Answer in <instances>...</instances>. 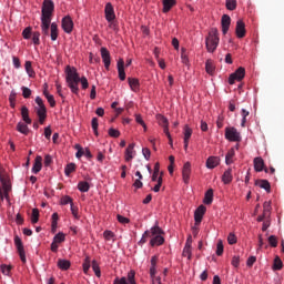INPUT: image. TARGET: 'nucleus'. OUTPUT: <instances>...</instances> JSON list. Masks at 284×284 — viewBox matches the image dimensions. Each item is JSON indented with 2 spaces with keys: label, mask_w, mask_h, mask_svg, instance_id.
I'll list each match as a JSON object with an SVG mask.
<instances>
[{
  "label": "nucleus",
  "mask_w": 284,
  "mask_h": 284,
  "mask_svg": "<svg viewBox=\"0 0 284 284\" xmlns=\"http://www.w3.org/2000/svg\"><path fill=\"white\" fill-rule=\"evenodd\" d=\"M255 185H257V187H261L262 190H265L266 192H270V190H272V185H270V181L267 180H257L255 181Z\"/></svg>",
  "instance_id": "24"
},
{
  "label": "nucleus",
  "mask_w": 284,
  "mask_h": 284,
  "mask_svg": "<svg viewBox=\"0 0 284 284\" xmlns=\"http://www.w3.org/2000/svg\"><path fill=\"white\" fill-rule=\"evenodd\" d=\"M14 245H16V247L18 250V254L20 256V261L22 263H27L26 250L23 248V242L21 241V237H19V235L14 236Z\"/></svg>",
  "instance_id": "9"
},
{
  "label": "nucleus",
  "mask_w": 284,
  "mask_h": 284,
  "mask_svg": "<svg viewBox=\"0 0 284 284\" xmlns=\"http://www.w3.org/2000/svg\"><path fill=\"white\" fill-rule=\"evenodd\" d=\"M103 236L105 241H112V239H114V233L112 231H104Z\"/></svg>",
  "instance_id": "62"
},
{
  "label": "nucleus",
  "mask_w": 284,
  "mask_h": 284,
  "mask_svg": "<svg viewBox=\"0 0 284 284\" xmlns=\"http://www.w3.org/2000/svg\"><path fill=\"white\" fill-rule=\"evenodd\" d=\"M70 265L71 263L68 260H58V267L60 270H63V271L70 270Z\"/></svg>",
  "instance_id": "32"
},
{
  "label": "nucleus",
  "mask_w": 284,
  "mask_h": 284,
  "mask_svg": "<svg viewBox=\"0 0 284 284\" xmlns=\"http://www.w3.org/2000/svg\"><path fill=\"white\" fill-rule=\"evenodd\" d=\"M31 34H32V29L30 27L26 28L22 31L23 39H30Z\"/></svg>",
  "instance_id": "60"
},
{
  "label": "nucleus",
  "mask_w": 284,
  "mask_h": 284,
  "mask_svg": "<svg viewBox=\"0 0 284 284\" xmlns=\"http://www.w3.org/2000/svg\"><path fill=\"white\" fill-rule=\"evenodd\" d=\"M41 31L42 37H51V41L59 39V27L52 22V12H54V2L52 0H44L41 11Z\"/></svg>",
  "instance_id": "1"
},
{
  "label": "nucleus",
  "mask_w": 284,
  "mask_h": 284,
  "mask_svg": "<svg viewBox=\"0 0 284 284\" xmlns=\"http://www.w3.org/2000/svg\"><path fill=\"white\" fill-rule=\"evenodd\" d=\"M92 270L98 278H101V267L99 266V262L95 260L92 261Z\"/></svg>",
  "instance_id": "33"
},
{
  "label": "nucleus",
  "mask_w": 284,
  "mask_h": 284,
  "mask_svg": "<svg viewBox=\"0 0 284 284\" xmlns=\"http://www.w3.org/2000/svg\"><path fill=\"white\" fill-rule=\"evenodd\" d=\"M135 121L136 123H139V125H142V128H144V131L148 130V125H145V122L143 121L141 114H135Z\"/></svg>",
  "instance_id": "54"
},
{
  "label": "nucleus",
  "mask_w": 284,
  "mask_h": 284,
  "mask_svg": "<svg viewBox=\"0 0 284 284\" xmlns=\"http://www.w3.org/2000/svg\"><path fill=\"white\" fill-rule=\"evenodd\" d=\"M222 33L223 34H227V31L230 30V26L232 23V18H230V16L224 14L222 16Z\"/></svg>",
  "instance_id": "18"
},
{
  "label": "nucleus",
  "mask_w": 284,
  "mask_h": 284,
  "mask_svg": "<svg viewBox=\"0 0 284 284\" xmlns=\"http://www.w3.org/2000/svg\"><path fill=\"white\" fill-rule=\"evenodd\" d=\"M163 185V176L160 175L158 179V183L153 187V192H161V186Z\"/></svg>",
  "instance_id": "51"
},
{
  "label": "nucleus",
  "mask_w": 284,
  "mask_h": 284,
  "mask_svg": "<svg viewBox=\"0 0 284 284\" xmlns=\"http://www.w3.org/2000/svg\"><path fill=\"white\" fill-rule=\"evenodd\" d=\"M62 30L67 34H72V30H74V21H72V18L70 16H65L62 19Z\"/></svg>",
  "instance_id": "10"
},
{
  "label": "nucleus",
  "mask_w": 284,
  "mask_h": 284,
  "mask_svg": "<svg viewBox=\"0 0 284 284\" xmlns=\"http://www.w3.org/2000/svg\"><path fill=\"white\" fill-rule=\"evenodd\" d=\"M24 68H26V72L29 77H34V70L32 69V62L30 61H27L26 64H24Z\"/></svg>",
  "instance_id": "39"
},
{
  "label": "nucleus",
  "mask_w": 284,
  "mask_h": 284,
  "mask_svg": "<svg viewBox=\"0 0 284 284\" xmlns=\"http://www.w3.org/2000/svg\"><path fill=\"white\" fill-rule=\"evenodd\" d=\"M75 170H77V164H74V163L67 164V166L64 169L65 176H70L72 174V172H75Z\"/></svg>",
  "instance_id": "34"
},
{
  "label": "nucleus",
  "mask_w": 284,
  "mask_h": 284,
  "mask_svg": "<svg viewBox=\"0 0 284 284\" xmlns=\"http://www.w3.org/2000/svg\"><path fill=\"white\" fill-rule=\"evenodd\" d=\"M70 203V205H72V197H70V195H64L61 197V205H68Z\"/></svg>",
  "instance_id": "57"
},
{
  "label": "nucleus",
  "mask_w": 284,
  "mask_h": 284,
  "mask_svg": "<svg viewBox=\"0 0 284 284\" xmlns=\"http://www.w3.org/2000/svg\"><path fill=\"white\" fill-rule=\"evenodd\" d=\"M274 270H283V261H281V257L276 256L273 264Z\"/></svg>",
  "instance_id": "46"
},
{
  "label": "nucleus",
  "mask_w": 284,
  "mask_h": 284,
  "mask_svg": "<svg viewBox=\"0 0 284 284\" xmlns=\"http://www.w3.org/2000/svg\"><path fill=\"white\" fill-rule=\"evenodd\" d=\"M226 8L231 11H234L236 8V0H226Z\"/></svg>",
  "instance_id": "58"
},
{
  "label": "nucleus",
  "mask_w": 284,
  "mask_h": 284,
  "mask_svg": "<svg viewBox=\"0 0 284 284\" xmlns=\"http://www.w3.org/2000/svg\"><path fill=\"white\" fill-rule=\"evenodd\" d=\"M192 139V128L190 125L184 126V141H190Z\"/></svg>",
  "instance_id": "41"
},
{
  "label": "nucleus",
  "mask_w": 284,
  "mask_h": 284,
  "mask_svg": "<svg viewBox=\"0 0 284 284\" xmlns=\"http://www.w3.org/2000/svg\"><path fill=\"white\" fill-rule=\"evenodd\" d=\"M236 152L234 151V149H230L226 153L225 156V163L226 165H232V163H234V156H235Z\"/></svg>",
  "instance_id": "29"
},
{
  "label": "nucleus",
  "mask_w": 284,
  "mask_h": 284,
  "mask_svg": "<svg viewBox=\"0 0 284 284\" xmlns=\"http://www.w3.org/2000/svg\"><path fill=\"white\" fill-rule=\"evenodd\" d=\"M245 79V68L240 67L234 73L229 77L230 85H234L236 81H243Z\"/></svg>",
  "instance_id": "8"
},
{
  "label": "nucleus",
  "mask_w": 284,
  "mask_h": 284,
  "mask_svg": "<svg viewBox=\"0 0 284 284\" xmlns=\"http://www.w3.org/2000/svg\"><path fill=\"white\" fill-rule=\"evenodd\" d=\"M162 234H163V230L159 227V225L151 227V237H152L150 241L151 247L161 246L163 245V243H165V239L162 236Z\"/></svg>",
  "instance_id": "4"
},
{
  "label": "nucleus",
  "mask_w": 284,
  "mask_h": 284,
  "mask_svg": "<svg viewBox=\"0 0 284 284\" xmlns=\"http://www.w3.org/2000/svg\"><path fill=\"white\" fill-rule=\"evenodd\" d=\"M212 201H214V190L209 189L204 195L203 203L205 205H212Z\"/></svg>",
  "instance_id": "23"
},
{
  "label": "nucleus",
  "mask_w": 284,
  "mask_h": 284,
  "mask_svg": "<svg viewBox=\"0 0 284 284\" xmlns=\"http://www.w3.org/2000/svg\"><path fill=\"white\" fill-rule=\"evenodd\" d=\"M31 223H39V209H33L31 214Z\"/></svg>",
  "instance_id": "45"
},
{
  "label": "nucleus",
  "mask_w": 284,
  "mask_h": 284,
  "mask_svg": "<svg viewBox=\"0 0 284 284\" xmlns=\"http://www.w3.org/2000/svg\"><path fill=\"white\" fill-rule=\"evenodd\" d=\"M128 81H129V85H130L131 90L133 92H136V90H139V88L141 85L139 83V79H136V78H128Z\"/></svg>",
  "instance_id": "31"
},
{
  "label": "nucleus",
  "mask_w": 284,
  "mask_h": 284,
  "mask_svg": "<svg viewBox=\"0 0 284 284\" xmlns=\"http://www.w3.org/2000/svg\"><path fill=\"white\" fill-rule=\"evenodd\" d=\"M40 37H41V33L39 31L33 32L32 41H33L34 45H39L41 43Z\"/></svg>",
  "instance_id": "50"
},
{
  "label": "nucleus",
  "mask_w": 284,
  "mask_h": 284,
  "mask_svg": "<svg viewBox=\"0 0 284 284\" xmlns=\"http://www.w3.org/2000/svg\"><path fill=\"white\" fill-rule=\"evenodd\" d=\"M78 190L81 192H90V183L85 181H81L78 183Z\"/></svg>",
  "instance_id": "35"
},
{
  "label": "nucleus",
  "mask_w": 284,
  "mask_h": 284,
  "mask_svg": "<svg viewBox=\"0 0 284 284\" xmlns=\"http://www.w3.org/2000/svg\"><path fill=\"white\" fill-rule=\"evenodd\" d=\"M219 42H220L219 29L213 28L210 30L205 39V45H206L207 52L210 53L216 52V49L219 48Z\"/></svg>",
  "instance_id": "3"
},
{
  "label": "nucleus",
  "mask_w": 284,
  "mask_h": 284,
  "mask_svg": "<svg viewBox=\"0 0 284 284\" xmlns=\"http://www.w3.org/2000/svg\"><path fill=\"white\" fill-rule=\"evenodd\" d=\"M181 60L184 65H187V63H190V59L187 58V50L185 48L181 49Z\"/></svg>",
  "instance_id": "38"
},
{
  "label": "nucleus",
  "mask_w": 284,
  "mask_h": 284,
  "mask_svg": "<svg viewBox=\"0 0 284 284\" xmlns=\"http://www.w3.org/2000/svg\"><path fill=\"white\" fill-rule=\"evenodd\" d=\"M63 241H65V234H63V233H58V234H55L54 235V237H53V243H63Z\"/></svg>",
  "instance_id": "42"
},
{
  "label": "nucleus",
  "mask_w": 284,
  "mask_h": 284,
  "mask_svg": "<svg viewBox=\"0 0 284 284\" xmlns=\"http://www.w3.org/2000/svg\"><path fill=\"white\" fill-rule=\"evenodd\" d=\"M135 276H136V272L130 271L126 277L125 276L115 277L113 281V284H136Z\"/></svg>",
  "instance_id": "7"
},
{
  "label": "nucleus",
  "mask_w": 284,
  "mask_h": 284,
  "mask_svg": "<svg viewBox=\"0 0 284 284\" xmlns=\"http://www.w3.org/2000/svg\"><path fill=\"white\" fill-rule=\"evenodd\" d=\"M91 128L95 134V136H99V119L98 118H93L91 121Z\"/></svg>",
  "instance_id": "37"
},
{
  "label": "nucleus",
  "mask_w": 284,
  "mask_h": 284,
  "mask_svg": "<svg viewBox=\"0 0 284 284\" xmlns=\"http://www.w3.org/2000/svg\"><path fill=\"white\" fill-rule=\"evenodd\" d=\"M219 158L216 156H210L207 160H206V168L209 170H214V168H217L219 165Z\"/></svg>",
  "instance_id": "25"
},
{
  "label": "nucleus",
  "mask_w": 284,
  "mask_h": 284,
  "mask_svg": "<svg viewBox=\"0 0 284 284\" xmlns=\"http://www.w3.org/2000/svg\"><path fill=\"white\" fill-rule=\"evenodd\" d=\"M205 212H207V209L205 205H200L195 212H194V221L195 225H201V221H203V216H205Z\"/></svg>",
  "instance_id": "13"
},
{
  "label": "nucleus",
  "mask_w": 284,
  "mask_h": 284,
  "mask_svg": "<svg viewBox=\"0 0 284 284\" xmlns=\"http://www.w3.org/2000/svg\"><path fill=\"white\" fill-rule=\"evenodd\" d=\"M104 14L109 23H112V21L116 19V14L114 13V7L110 2L105 4Z\"/></svg>",
  "instance_id": "12"
},
{
  "label": "nucleus",
  "mask_w": 284,
  "mask_h": 284,
  "mask_svg": "<svg viewBox=\"0 0 284 284\" xmlns=\"http://www.w3.org/2000/svg\"><path fill=\"white\" fill-rule=\"evenodd\" d=\"M134 143L129 144V146L125 150V161L130 162L134 159Z\"/></svg>",
  "instance_id": "26"
},
{
  "label": "nucleus",
  "mask_w": 284,
  "mask_h": 284,
  "mask_svg": "<svg viewBox=\"0 0 284 284\" xmlns=\"http://www.w3.org/2000/svg\"><path fill=\"white\" fill-rule=\"evenodd\" d=\"M162 12H164V14H168V12L172 10V7L176 6V0H162Z\"/></svg>",
  "instance_id": "21"
},
{
  "label": "nucleus",
  "mask_w": 284,
  "mask_h": 284,
  "mask_svg": "<svg viewBox=\"0 0 284 284\" xmlns=\"http://www.w3.org/2000/svg\"><path fill=\"white\" fill-rule=\"evenodd\" d=\"M21 90L23 99H30V97H32V90H30V88L22 87Z\"/></svg>",
  "instance_id": "43"
},
{
  "label": "nucleus",
  "mask_w": 284,
  "mask_h": 284,
  "mask_svg": "<svg viewBox=\"0 0 284 284\" xmlns=\"http://www.w3.org/2000/svg\"><path fill=\"white\" fill-rule=\"evenodd\" d=\"M224 136L226 141H231L233 143H241V133L234 126L225 128Z\"/></svg>",
  "instance_id": "6"
},
{
  "label": "nucleus",
  "mask_w": 284,
  "mask_h": 284,
  "mask_svg": "<svg viewBox=\"0 0 284 284\" xmlns=\"http://www.w3.org/2000/svg\"><path fill=\"white\" fill-rule=\"evenodd\" d=\"M17 130L18 132H20L21 134H24L26 136H28V134H30V129L28 128V124L19 122L17 124Z\"/></svg>",
  "instance_id": "28"
},
{
  "label": "nucleus",
  "mask_w": 284,
  "mask_h": 284,
  "mask_svg": "<svg viewBox=\"0 0 284 284\" xmlns=\"http://www.w3.org/2000/svg\"><path fill=\"white\" fill-rule=\"evenodd\" d=\"M216 255L223 256V241L219 240L216 245Z\"/></svg>",
  "instance_id": "55"
},
{
  "label": "nucleus",
  "mask_w": 284,
  "mask_h": 284,
  "mask_svg": "<svg viewBox=\"0 0 284 284\" xmlns=\"http://www.w3.org/2000/svg\"><path fill=\"white\" fill-rule=\"evenodd\" d=\"M233 180L232 176V169H227L223 175H222V181L224 182L225 185H230V182Z\"/></svg>",
  "instance_id": "27"
},
{
  "label": "nucleus",
  "mask_w": 284,
  "mask_h": 284,
  "mask_svg": "<svg viewBox=\"0 0 284 284\" xmlns=\"http://www.w3.org/2000/svg\"><path fill=\"white\" fill-rule=\"evenodd\" d=\"M100 52H101V57H102V61L104 63L105 70H110V64L112 63V58L110 55V51L108 50V48L102 47L100 49Z\"/></svg>",
  "instance_id": "11"
},
{
  "label": "nucleus",
  "mask_w": 284,
  "mask_h": 284,
  "mask_svg": "<svg viewBox=\"0 0 284 284\" xmlns=\"http://www.w3.org/2000/svg\"><path fill=\"white\" fill-rule=\"evenodd\" d=\"M0 182L3 187L4 196L6 199H8V193L10 192V190H12V186H10V178H8V175L6 174L0 173Z\"/></svg>",
  "instance_id": "14"
},
{
  "label": "nucleus",
  "mask_w": 284,
  "mask_h": 284,
  "mask_svg": "<svg viewBox=\"0 0 284 284\" xmlns=\"http://www.w3.org/2000/svg\"><path fill=\"white\" fill-rule=\"evenodd\" d=\"M263 209H264V210H263L264 216H268V217H270V212H271V210H272L271 203H270V202H264Z\"/></svg>",
  "instance_id": "44"
},
{
  "label": "nucleus",
  "mask_w": 284,
  "mask_h": 284,
  "mask_svg": "<svg viewBox=\"0 0 284 284\" xmlns=\"http://www.w3.org/2000/svg\"><path fill=\"white\" fill-rule=\"evenodd\" d=\"M231 265H233V267H239V265H241V256L239 255L233 256Z\"/></svg>",
  "instance_id": "59"
},
{
  "label": "nucleus",
  "mask_w": 284,
  "mask_h": 284,
  "mask_svg": "<svg viewBox=\"0 0 284 284\" xmlns=\"http://www.w3.org/2000/svg\"><path fill=\"white\" fill-rule=\"evenodd\" d=\"M36 103L38 105L34 108L36 114L39 118V123L43 125V123H45V119H48V109H45V104L43 103V99H41V97L36 98Z\"/></svg>",
  "instance_id": "5"
},
{
  "label": "nucleus",
  "mask_w": 284,
  "mask_h": 284,
  "mask_svg": "<svg viewBox=\"0 0 284 284\" xmlns=\"http://www.w3.org/2000/svg\"><path fill=\"white\" fill-rule=\"evenodd\" d=\"M21 116H22V121H24L27 125L32 124V119H30V111L28 110V106L21 108Z\"/></svg>",
  "instance_id": "22"
},
{
  "label": "nucleus",
  "mask_w": 284,
  "mask_h": 284,
  "mask_svg": "<svg viewBox=\"0 0 284 284\" xmlns=\"http://www.w3.org/2000/svg\"><path fill=\"white\" fill-rule=\"evenodd\" d=\"M109 136H112L113 139H119L121 136V132L116 129H109Z\"/></svg>",
  "instance_id": "49"
},
{
  "label": "nucleus",
  "mask_w": 284,
  "mask_h": 284,
  "mask_svg": "<svg viewBox=\"0 0 284 284\" xmlns=\"http://www.w3.org/2000/svg\"><path fill=\"white\" fill-rule=\"evenodd\" d=\"M229 245H235L236 243V235L234 233H230L227 236Z\"/></svg>",
  "instance_id": "64"
},
{
  "label": "nucleus",
  "mask_w": 284,
  "mask_h": 284,
  "mask_svg": "<svg viewBox=\"0 0 284 284\" xmlns=\"http://www.w3.org/2000/svg\"><path fill=\"white\" fill-rule=\"evenodd\" d=\"M118 72L120 81H125V61L123 59L118 61Z\"/></svg>",
  "instance_id": "19"
},
{
  "label": "nucleus",
  "mask_w": 284,
  "mask_h": 284,
  "mask_svg": "<svg viewBox=\"0 0 284 284\" xmlns=\"http://www.w3.org/2000/svg\"><path fill=\"white\" fill-rule=\"evenodd\" d=\"M142 154L146 161H150V156L152 155V152L150 151V149L148 148L142 149Z\"/></svg>",
  "instance_id": "63"
},
{
  "label": "nucleus",
  "mask_w": 284,
  "mask_h": 284,
  "mask_svg": "<svg viewBox=\"0 0 284 284\" xmlns=\"http://www.w3.org/2000/svg\"><path fill=\"white\" fill-rule=\"evenodd\" d=\"M12 270V267L3 264L0 267V272H2L4 274V276H10V271Z\"/></svg>",
  "instance_id": "56"
},
{
  "label": "nucleus",
  "mask_w": 284,
  "mask_h": 284,
  "mask_svg": "<svg viewBox=\"0 0 284 284\" xmlns=\"http://www.w3.org/2000/svg\"><path fill=\"white\" fill-rule=\"evenodd\" d=\"M151 237V231H145L142 235V239L139 242V245H143L144 243H148V239Z\"/></svg>",
  "instance_id": "48"
},
{
  "label": "nucleus",
  "mask_w": 284,
  "mask_h": 284,
  "mask_svg": "<svg viewBox=\"0 0 284 284\" xmlns=\"http://www.w3.org/2000/svg\"><path fill=\"white\" fill-rule=\"evenodd\" d=\"M71 213L74 219L79 220V207L74 206V203H71Z\"/></svg>",
  "instance_id": "61"
},
{
  "label": "nucleus",
  "mask_w": 284,
  "mask_h": 284,
  "mask_svg": "<svg viewBox=\"0 0 284 284\" xmlns=\"http://www.w3.org/2000/svg\"><path fill=\"white\" fill-rule=\"evenodd\" d=\"M268 243L271 247H277L278 246V240L276 239V235H271L268 237Z\"/></svg>",
  "instance_id": "52"
},
{
  "label": "nucleus",
  "mask_w": 284,
  "mask_h": 284,
  "mask_svg": "<svg viewBox=\"0 0 284 284\" xmlns=\"http://www.w3.org/2000/svg\"><path fill=\"white\" fill-rule=\"evenodd\" d=\"M65 81L68 83V88H70L73 94H79V83L82 85V90H88L90 88V83L88 82V78L79 77V72H77V68L68 65L65 68Z\"/></svg>",
  "instance_id": "2"
},
{
  "label": "nucleus",
  "mask_w": 284,
  "mask_h": 284,
  "mask_svg": "<svg viewBox=\"0 0 284 284\" xmlns=\"http://www.w3.org/2000/svg\"><path fill=\"white\" fill-rule=\"evenodd\" d=\"M191 174H192V164L190 162H185L182 169V179L186 185L187 183H190Z\"/></svg>",
  "instance_id": "15"
},
{
  "label": "nucleus",
  "mask_w": 284,
  "mask_h": 284,
  "mask_svg": "<svg viewBox=\"0 0 284 284\" xmlns=\"http://www.w3.org/2000/svg\"><path fill=\"white\" fill-rule=\"evenodd\" d=\"M41 168H43V158L38 155L34 160V164L32 166L33 174H39V172H41Z\"/></svg>",
  "instance_id": "20"
},
{
  "label": "nucleus",
  "mask_w": 284,
  "mask_h": 284,
  "mask_svg": "<svg viewBox=\"0 0 284 284\" xmlns=\"http://www.w3.org/2000/svg\"><path fill=\"white\" fill-rule=\"evenodd\" d=\"M214 62H212V60H207L205 63V71L207 72V74H214Z\"/></svg>",
  "instance_id": "36"
},
{
  "label": "nucleus",
  "mask_w": 284,
  "mask_h": 284,
  "mask_svg": "<svg viewBox=\"0 0 284 284\" xmlns=\"http://www.w3.org/2000/svg\"><path fill=\"white\" fill-rule=\"evenodd\" d=\"M158 121H159V124L162 126V128H166L169 125V122H168V118L163 116V115H159L158 116Z\"/></svg>",
  "instance_id": "53"
},
{
  "label": "nucleus",
  "mask_w": 284,
  "mask_h": 284,
  "mask_svg": "<svg viewBox=\"0 0 284 284\" xmlns=\"http://www.w3.org/2000/svg\"><path fill=\"white\" fill-rule=\"evenodd\" d=\"M254 170L255 172H270L267 169H265V161H263V158H255L254 161Z\"/></svg>",
  "instance_id": "17"
},
{
  "label": "nucleus",
  "mask_w": 284,
  "mask_h": 284,
  "mask_svg": "<svg viewBox=\"0 0 284 284\" xmlns=\"http://www.w3.org/2000/svg\"><path fill=\"white\" fill-rule=\"evenodd\" d=\"M235 34L237 39H243L246 34L245 30V22L243 20H237L236 27H235Z\"/></svg>",
  "instance_id": "16"
},
{
  "label": "nucleus",
  "mask_w": 284,
  "mask_h": 284,
  "mask_svg": "<svg viewBox=\"0 0 284 284\" xmlns=\"http://www.w3.org/2000/svg\"><path fill=\"white\" fill-rule=\"evenodd\" d=\"M90 263H91V262H90V256H87V257L84 258L83 264H82L84 274H88V272H90Z\"/></svg>",
  "instance_id": "47"
},
{
  "label": "nucleus",
  "mask_w": 284,
  "mask_h": 284,
  "mask_svg": "<svg viewBox=\"0 0 284 284\" xmlns=\"http://www.w3.org/2000/svg\"><path fill=\"white\" fill-rule=\"evenodd\" d=\"M182 256H185L189 260L192 258V245L190 244V239H187Z\"/></svg>",
  "instance_id": "30"
},
{
  "label": "nucleus",
  "mask_w": 284,
  "mask_h": 284,
  "mask_svg": "<svg viewBox=\"0 0 284 284\" xmlns=\"http://www.w3.org/2000/svg\"><path fill=\"white\" fill-rule=\"evenodd\" d=\"M241 115H242L241 125H242V128H245V123H247V118L250 116V111L242 109Z\"/></svg>",
  "instance_id": "40"
}]
</instances>
